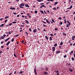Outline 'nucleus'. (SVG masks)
I'll return each instance as SVG.
<instances>
[{
	"label": "nucleus",
	"instance_id": "obj_1",
	"mask_svg": "<svg viewBox=\"0 0 75 75\" xmlns=\"http://www.w3.org/2000/svg\"><path fill=\"white\" fill-rule=\"evenodd\" d=\"M55 50V47H52V51L53 52H54Z\"/></svg>",
	"mask_w": 75,
	"mask_h": 75
},
{
	"label": "nucleus",
	"instance_id": "obj_2",
	"mask_svg": "<svg viewBox=\"0 0 75 75\" xmlns=\"http://www.w3.org/2000/svg\"><path fill=\"white\" fill-rule=\"evenodd\" d=\"M35 68H36V66L35 67ZM35 75H37V71H37V70H36V69H35Z\"/></svg>",
	"mask_w": 75,
	"mask_h": 75
},
{
	"label": "nucleus",
	"instance_id": "obj_3",
	"mask_svg": "<svg viewBox=\"0 0 75 75\" xmlns=\"http://www.w3.org/2000/svg\"><path fill=\"white\" fill-rule=\"evenodd\" d=\"M25 5V4L21 3V4L19 5L20 6H24Z\"/></svg>",
	"mask_w": 75,
	"mask_h": 75
},
{
	"label": "nucleus",
	"instance_id": "obj_4",
	"mask_svg": "<svg viewBox=\"0 0 75 75\" xmlns=\"http://www.w3.org/2000/svg\"><path fill=\"white\" fill-rule=\"evenodd\" d=\"M70 25H71V23H69L67 25V27H69V26H70Z\"/></svg>",
	"mask_w": 75,
	"mask_h": 75
},
{
	"label": "nucleus",
	"instance_id": "obj_5",
	"mask_svg": "<svg viewBox=\"0 0 75 75\" xmlns=\"http://www.w3.org/2000/svg\"><path fill=\"white\" fill-rule=\"evenodd\" d=\"M46 22H47V23H48V24H50V21H48V20H47V19H46Z\"/></svg>",
	"mask_w": 75,
	"mask_h": 75
},
{
	"label": "nucleus",
	"instance_id": "obj_6",
	"mask_svg": "<svg viewBox=\"0 0 75 75\" xmlns=\"http://www.w3.org/2000/svg\"><path fill=\"white\" fill-rule=\"evenodd\" d=\"M25 6L26 7H29V5L27 4H25Z\"/></svg>",
	"mask_w": 75,
	"mask_h": 75
},
{
	"label": "nucleus",
	"instance_id": "obj_7",
	"mask_svg": "<svg viewBox=\"0 0 75 75\" xmlns=\"http://www.w3.org/2000/svg\"><path fill=\"white\" fill-rule=\"evenodd\" d=\"M40 13H42L43 14H44V12L43 11H42L41 10H40Z\"/></svg>",
	"mask_w": 75,
	"mask_h": 75
},
{
	"label": "nucleus",
	"instance_id": "obj_8",
	"mask_svg": "<svg viewBox=\"0 0 75 75\" xmlns=\"http://www.w3.org/2000/svg\"><path fill=\"white\" fill-rule=\"evenodd\" d=\"M25 22L27 24H30V22H29V21H28L27 20H25Z\"/></svg>",
	"mask_w": 75,
	"mask_h": 75
},
{
	"label": "nucleus",
	"instance_id": "obj_9",
	"mask_svg": "<svg viewBox=\"0 0 75 75\" xmlns=\"http://www.w3.org/2000/svg\"><path fill=\"white\" fill-rule=\"evenodd\" d=\"M9 9H10L11 10H15V8L11 7L9 8Z\"/></svg>",
	"mask_w": 75,
	"mask_h": 75
},
{
	"label": "nucleus",
	"instance_id": "obj_10",
	"mask_svg": "<svg viewBox=\"0 0 75 75\" xmlns=\"http://www.w3.org/2000/svg\"><path fill=\"white\" fill-rule=\"evenodd\" d=\"M10 40V38H7L5 40V42H6V41H8V40Z\"/></svg>",
	"mask_w": 75,
	"mask_h": 75
},
{
	"label": "nucleus",
	"instance_id": "obj_11",
	"mask_svg": "<svg viewBox=\"0 0 75 75\" xmlns=\"http://www.w3.org/2000/svg\"><path fill=\"white\" fill-rule=\"evenodd\" d=\"M34 33H36L37 32V29H35L33 30Z\"/></svg>",
	"mask_w": 75,
	"mask_h": 75
},
{
	"label": "nucleus",
	"instance_id": "obj_12",
	"mask_svg": "<svg viewBox=\"0 0 75 75\" xmlns=\"http://www.w3.org/2000/svg\"><path fill=\"white\" fill-rule=\"evenodd\" d=\"M0 39L1 40L4 39V37L2 36H1L0 37Z\"/></svg>",
	"mask_w": 75,
	"mask_h": 75
},
{
	"label": "nucleus",
	"instance_id": "obj_13",
	"mask_svg": "<svg viewBox=\"0 0 75 75\" xmlns=\"http://www.w3.org/2000/svg\"><path fill=\"white\" fill-rule=\"evenodd\" d=\"M10 43V41L8 42L6 44V45H8Z\"/></svg>",
	"mask_w": 75,
	"mask_h": 75
},
{
	"label": "nucleus",
	"instance_id": "obj_14",
	"mask_svg": "<svg viewBox=\"0 0 75 75\" xmlns=\"http://www.w3.org/2000/svg\"><path fill=\"white\" fill-rule=\"evenodd\" d=\"M72 40H75V38L74 37V36H73L72 37Z\"/></svg>",
	"mask_w": 75,
	"mask_h": 75
},
{
	"label": "nucleus",
	"instance_id": "obj_15",
	"mask_svg": "<svg viewBox=\"0 0 75 75\" xmlns=\"http://www.w3.org/2000/svg\"><path fill=\"white\" fill-rule=\"evenodd\" d=\"M58 2H55L54 3V6H55V5H56L58 3Z\"/></svg>",
	"mask_w": 75,
	"mask_h": 75
},
{
	"label": "nucleus",
	"instance_id": "obj_16",
	"mask_svg": "<svg viewBox=\"0 0 75 75\" xmlns=\"http://www.w3.org/2000/svg\"><path fill=\"white\" fill-rule=\"evenodd\" d=\"M39 2H41V1H43V0H37Z\"/></svg>",
	"mask_w": 75,
	"mask_h": 75
},
{
	"label": "nucleus",
	"instance_id": "obj_17",
	"mask_svg": "<svg viewBox=\"0 0 75 75\" xmlns=\"http://www.w3.org/2000/svg\"><path fill=\"white\" fill-rule=\"evenodd\" d=\"M61 51H59L57 52H56V54H59V53H61Z\"/></svg>",
	"mask_w": 75,
	"mask_h": 75
},
{
	"label": "nucleus",
	"instance_id": "obj_18",
	"mask_svg": "<svg viewBox=\"0 0 75 75\" xmlns=\"http://www.w3.org/2000/svg\"><path fill=\"white\" fill-rule=\"evenodd\" d=\"M45 38L47 40H48V37L47 36H45Z\"/></svg>",
	"mask_w": 75,
	"mask_h": 75
},
{
	"label": "nucleus",
	"instance_id": "obj_19",
	"mask_svg": "<svg viewBox=\"0 0 75 75\" xmlns=\"http://www.w3.org/2000/svg\"><path fill=\"white\" fill-rule=\"evenodd\" d=\"M8 17H9V16H6L5 17V19H7V18H8Z\"/></svg>",
	"mask_w": 75,
	"mask_h": 75
},
{
	"label": "nucleus",
	"instance_id": "obj_20",
	"mask_svg": "<svg viewBox=\"0 0 75 75\" xmlns=\"http://www.w3.org/2000/svg\"><path fill=\"white\" fill-rule=\"evenodd\" d=\"M60 45H63V42H60Z\"/></svg>",
	"mask_w": 75,
	"mask_h": 75
},
{
	"label": "nucleus",
	"instance_id": "obj_21",
	"mask_svg": "<svg viewBox=\"0 0 75 75\" xmlns=\"http://www.w3.org/2000/svg\"><path fill=\"white\" fill-rule=\"evenodd\" d=\"M14 38H13L11 39V42H13L14 41Z\"/></svg>",
	"mask_w": 75,
	"mask_h": 75
},
{
	"label": "nucleus",
	"instance_id": "obj_22",
	"mask_svg": "<svg viewBox=\"0 0 75 75\" xmlns=\"http://www.w3.org/2000/svg\"><path fill=\"white\" fill-rule=\"evenodd\" d=\"M43 73L44 74H45L46 75H47L48 74V73H47V72H44Z\"/></svg>",
	"mask_w": 75,
	"mask_h": 75
},
{
	"label": "nucleus",
	"instance_id": "obj_23",
	"mask_svg": "<svg viewBox=\"0 0 75 75\" xmlns=\"http://www.w3.org/2000/svg\"><path fill=\"white\" fill-rule=\"evenodd\" d=\"M23 71H21L19 73V74H23Z\"/></svg>",
	"mask_w": 75,
	"mask_h": 75
},
{
	"label": "nucleus",
	"instance_id": "obj_24",
	"mask_svg": "<svg viewBox=\"0 0 75 75\" xmlns=\"http://www.w3.org/2000/svg\"><path fill=\"white\" fill-rule=\"evenodd\" d=\"M27 14L28 15V17H29L31 18V16L29 14H28V13H27Z\"/></svg>",
	"mask_w": 75,
	"mask_h": 75
},
{
	"label": "nucleus",
	"instance_id": "obj_25",
	"mask_svg": "<svg viewBox=\"0 0 75 75\" xmlns=\"http://www.w3.org/2000/svg\"><path fill=\"white\" fill-rule=\"evenodd\" d=\"M72 5H71L70 8V9H71L72 8Z\"/></svg>",
	"mask_w": 75,
	"mask_h": 75
},
{
	"label": "nucleus",
	"instance_id": "obj_26",
	"mask_svg": "<svg viewBox=\"0 0 75 75\" xmlns=\"http://www.w3.org/2000/svg\"><path fill=\"white\" fill-rule=\"evenodd\" d=\"M19 7H20V8H24V7L22 6H20Z\"/></svg>",
	"mask_w": 75,
	"mask_h": 75
},
{
	"label": "nucleus",
	"instance_id": "obj_27",
	"mask_svg": "<svg viewBox=\"0 0 75 75\" xmlns=\"http://www.w3.org/2000/svg\"><path fill=\"white\" fill-rule=\"evenodd\" d=\"M54 47H57V44L55 43V44L54 45Z\"/></svg>",
	"mask_w": 75,
	"mask_h": 75
},
{
	"label": "nucleus",
	"instance_id": "obj_28",
	"mask_svg": "<svg viewBox=\"0 0 75 75\" xmlns=\"http://www.w3.org/2000/svg\"><path fill=\"white\" fill-rule=\"evenodd\" d=\"M50 41H52V37H50Z\"/></svg>",
	"mask_w": 75,
	"mask_h": 75
},
{
	"label": "nucleus",
	"instance_id": "obj_29",
	"mask_svg": "<svg viewBox=\"0 0 75 75\" xmlns=\"http://www.w3.org/2000/svg\"><path fill=\"white\" fill-rule=\"evenodd\" d=\"M69 71H70L71 72H72L73 71V70L72 69H69Z\"/></svg>",
	"mask_w": 75,
	"mask_h": 75
},
{
	"label": "nucleus",
	"instance_id": "obj_30",
	"mask_svg": "<svg viewBox=\"0 0 75 75\" xmlns=\"http://www.w3.org/2000/svg\"><path fill=\"white\" fill-rule=\"evenodd\" d=\"M18 36H19V34H18L15 35V36L16 37H18Z\"/></svg>",
	"mask_w": 75,
	"mask_h": 75
},
{
	"label": "nucleus",
	"instance_id": "obj_31",
	"mask_svg": "<svg viewBox=\"0 0 75 75\" xmlns=\"http://www.w3.org/2000/svg\"><path fill=\"white\" fill-rule=\"evenodd\" d=\"M52 21L53 22V23H55V21H54V20H53V19H52Z\"/></svg>",
	"mask_w": 75,
	"mask_h": 75
},
{
	"label": "nucleus",
	"instance_id": "obj_32",
	"mask_svg": "<svg viewBox=\"0 0 75 75\" xmlns=\"http://www.w3.org/2000/svg\"><path fill=\"white\" fill-rule=\"evenodd\" d=\"M4 24H5V23L4 24H2L1 25V26L2 27H3V25H4Z\"/></svg>",
	"mask_w": 75,
	"mask_h": 75
},
{
	"label": "nucleus",
	"instance_id": "obj_33",
	"mask_svg": "<svg viewBox=\"0 0 75 75\" xmlns=\"http://www.w3.org/2000/svg\"><path fill=\"white\" fill-rule=\"evenodd\" d=\"M71 0H69V4H70V3H71Z\"/></svg>",
	"mask_w": 75,
	"mask_h": 75
},
{
	"label": "nucleus",
	"instance_id": "obj_34",
	"mask_svg": "<svg viewBox=\"0 0 75 75\" xmlns=\"http://www.w3.org/2000/svg\"><path fill=\"white\" fill-rule=\"evenodd\" d=\"M12 23H14V24H16V23H17V22H12Z\"/></svg>",
	"mask_w": 75,
	"mask_h": 75
},
{
	"label": "nucleus",
	"instance_id": "obj_35",
	"mask_svg": "<svg viewBox=\"0 0 75 75\" xmlns=\"http://www.w3.org/2000/svg\"><path fill=\"white\" fill-rule=\"evenodd\" d=\"M7 21H8V20L7 19L5 21V22H4L5 23H7Z\"/></svg>",
	"mask_w": 75,
	"mask_h": 75
},
{
	"label": "nucleus",
	"instance_id": "obj_36",
	"mask_svg": "<svg viewBox=\"0 0 75 75\" xmlns=\"http://www.w3.org/2000/svg\"><path fill=\"white\" fill-rule=\"evenodd\" d=\"M35 14H37L38 12L37 11H35Z\"/></svg>",
	"mask_w": 75,
	"mask_h": 75
},
{
	"label": "nucleus",
	"instance_id": "obj_37",
	"mask_svg": "<svg viewBox=\"0 0 75 75\" xmlns=\"http://www.w3.org/2000/svg\"><path fill=\"white\" fill-rule=\"evenodd\" d=\"M42 23H44V24H46V23H45V21H42Z\"/></svg>",
	"mask_w": 75,
	"mask_h": 75
},
{
	"label": "nucleus",
	"instance_id": "obj_38",
	"mask_svg": "<svg viewBox=\"0 0 75 75\" xmlns=\"http://www.w3.org/2000/svg\"><path fill=\"white\" fill-rule=\"evenodd\" d=\"M63 35H64L65 36L67 35L65 33H63Z\"/></svg>",
	"mask_w": 75,
	"mask_h": 75
},
{
	"label": "nucleus",
	"instance_id": "obj_39",
	"mask_svg": "<svg viewBox=\"0 0 75 75\" xmlns=\"http://www.w3.org/2000/svg\"><path fill=\"white\" fill-rule=\"evenodd\" d=\"M8 25H10V26H11V25H12V23H10Z\"/></svg>",
	"mask_w": 75,
	"mask_h": 75
},
{
	"label": "nucleus",
	"instance_id": "obj_40",
	"mask_svg": "<svg viewBox=\"0 0 75 75\" xmlns=\"http://www.w3.org/2000/svg\"><path fill=\"white\" fill-rule=\"evenodd\" d=\"M71 59L72 61H74V57H72L71 58Z\"/></svg>",
	"mask_w": 75,
	"mask_h": 75
},
{
	"label": "nucleus",
	"instance_id": "obj_41",
	"mask_svg": "<svg viewBox=\"0 0 75 75\" xmlns=\"http://www.w3.org/2000/svg\"><path fill=\"white\" fill-rule=\"evenodd\" d=\"M44 13L45 14H47V13L45 12V11H44Z\"/></svg>",
	"mask_w": 75,
	"mask_h": 75
},
{
	"label": "nucleus",
	"instance_id": "obj_42",
	"mask_svg": "<svg viewBox=\"0 0 75 75\" xmlns=\"http://www.w3.org/2000/svg\"><path fill=\"white\" fill-rule=\"evenodd\" d=\"M6 35H5V34H4L3 35V37H6Z\"/></svg>",
	"mask_w": 75,
	"mask_h": 75
},
{
	"label": "nucleus",
	"instance_id": "obj_43",
	"mask_svg": "<svg viewBox=\"0 0 75 75\" xmlns=\"http://www.w3.org/2000/svg\"><path fill=\"white\" fill-rule=\"evenodd\" d=\"M60 24L61 25H62V22L61 21L60 22Z\"/></svg>",
	"mask_w": 75,
	"mask_h": 75
},
{
	"label": "nucleus",
	"instance_id": "obj_44",
	"mask_svg": "<svg viewBox=\"0 0 75 75\" xmlns=\"http://www.w3.org/2000/svg\"><path fill=\"white\" fill-rule=\"evenodd\" d=\"M50 35L51 36H54V35L52 34H50Z\"/></svg>",
	"mask_w": 75,
	"mask_h": 75
},
{
	"label": "nucleus",
	"instance_id": "obj_45",
	"mask_svg": "<svg viewBox=\"0 0 75 75\" xmlns=\"http://www.w3.org/2000/svg\"><path fill=\"white\" fill-rule=\"evenodd\" d=\"M69 10H67V11H65V13H67V12H69Z\"/></svg>",
	"mask_w": 75,
	"mask_h": 75
},
{
	"label": "nucleus",
	"instance_id": "obj_46",
	"mask_svg": "<svg viewBox=\"0 0 75 75\" xmlns=\"http://www.w3.org/2000/svg\"><path fill=\"white\" fill-rule=\"evenodd\" d=\"M13 55H14V57H17V55H15V54H14Z\"/></svg>",
	"mask_w": 75,
	"mask_h": 75
},
{
	"label": "nucleus",
	"instance_id": "obj_47",
	"mask_svg": "<svg viewBox=\"0 0 75 75\" xmlns=\"http://www.w3.org/2000/svg\"><path fill=\"white\" fill-rule=\"evenodd\" d=\"M42 7H43V5H41L40 7V8H41Z\"/></svg>",
	"mask_w": 75,
	"mask_h": 75
},
{
	"label": "nucleus",
	"instance_id": "obj_48",
	"mask_svg": "<svg viewBox=\"0 0 75 75\" xmlns=\"http://www.w3.org/2000/svg\"><path fill=\"white\" fill-rule=\"evenodd\" d=\"M58 19H60V20H62V17H59L58 18Z\"/></svg>",
	"mask_w": 75,
	"mask_h": 75
},
{
	"label": "nucleus",
	"instance_id": "obj_49",
	"mask_svg": "<svg viewBox=\"0 0 75 75\" xmlns=\"http://www.w3.org/2000/svg\"><path fill=\"white\" fill-rule=\"evenodd\" d=\"M4 19V18H1L0 19V21H1V20H3Z\"/></svg>",
	"mask_w": 75,
	"mask_h": 75
},
{
	"label": "nucleus",
	"instance_id": "obj_50",
	"mask_svg": "<svg viewBox=\"0 0 75 75\" xmlns=\"http://www.w3.org/2000/svg\"><path fill=\"white\" fill-rule=\"evenodd\" d=\"M38 30H39V31H41V30L39 28H38Z\"/></svg>",
	"mask_w": 75,
	"mask_h": 75
},
{
	"label": "nucleus",
	"instance_id": "obj_51",
	"mask_svg": "<svg viewBox=\"0 0 75 75\" xmlns=\"http://www.w3.org/2000/svg\"><path fill=\"white\" fill-rule=\"evenodd\" d=\"M53 10H57V8H53Z\"/></svg>",
	"mask_w": 75,
	"mask_h": 75
},
{
	"label": "nucleus",
	"instance_id": "obj_52",
	"mask_svg": "<svg viewBox=\"0 0 75 75\" xmlns=\"http://www.w3.org/2000/svg\"><path fill=\"white\" fill-rule=\"evenodd\" d=\"M43 26H44V27H47V25L45 24H43Z\"/></svg>",
	"mask_w": 75,
	"mask_h": 75
},
{
	"label": "nucleus",
	"instance_id": "obj_53",
	"mask_svg": "<svg viewBox=\"0 0 75 75\" xmlns=\"http://www.w3.org/2000/svg\"><path fill=\"white\" fill-rule=\"evenodd\" d=\"M67 23L68 24L69 23H70V22H69V21H67Z\"/></svg>",
	"mask_w": 75,
	"mask_h": 75
},
{
	"label": "nucleus",
	"instance_id": "obj_54",
	"mask_svg": "<svg viewBox=\"0 0 75 75\" xmlns=\"http://www.w3.org/2000/svg\"><path fill=\"white\" fill-rule=\"evenodd\" d=\"M67 23L68 24L69 23H70V22H69V21H67Z\"/></svg>",
	"mask_w": 75,
	"mask_h": 75
},
{
	"label": "nucleus",
	"instance_id": "obj_55",
	"mask_svg": "<svg viewBox=\"0 0 75 75\" xmlns=\"http://www.w3.org/2000/svg\"><path fill=\"white\" fill-rule=\"evenodd\" d=\"M46 71H48V68L47 67H46Z\"/></svg>",
	"mask_w": 75,
	"mask_h": 75
},
{
	"label": "nucleus",
	"instance_id": "obj_56",
	"mask_svg": "<svg viewBox=\"0 0 75 75\" xmlns=\"http://www.w3.org/2000/svg\"><path fill=\"white\" fill-rule=\"evenodd\" d=\"M25 33H26V35H28V33H27V32H25Z\"/></svg>",
	"mask_w": 75,
	"mask_h": 75
},
{
	"label": "nucleus",
	"instance_id": "obj_57",
	"mask_svg": "<svg viewBox=\"0 0 75 75\" xmlns=\"http://www.w3.org/2000/svg\"><path fill=\"white\" fill-rule=\"evenodd\" d=\"M1 48H4V46H1Z\"/></svg>",
	"mask_w": 75,
	"mask_h": 75
},
{
	"label": "nucleus",
	"instance_id": "obj_58",
	"mask_svg": "<svg viewBox=\"0 0 75 75\" xmlns=\"http://www.w3.org/2000/svg\"><path fill=\"white\" fill-rule=\"evenodd\" d=\"M40 4H41V5H43V4H44V3H41Z\"/></svg>",
	"mask_w": 75,
	"mask_h": 75
},
{
	"label": "nucleus",
	"instance_id": "obj_59",
	"mask_svg": "<svg viewBox=\"0 0 75 75\" xmlns=\"http://www.w3.org/2000/svg\"><path fill=\"white\" fill-rule=\"evenodd\" d=\"M54 30H55V31H57V30H58V29L56 28L54 29Z\"/></svg>",
	"mask_w": 75,
	"mask_h": 75
},
{
	"label": "nucleus",
	"instance_id": "obj_60",
	"mask_svg": "<svg viewBox=\"0 0 75 75\" xmlns=\"http://www.w3.org/2000/svg\"><path fill=\"white\" fill-rule=\"evenodd\" d=\"M29 30L30 31H31V28H30L29 29Z\"/></svg>",
	"mask_w": 75,
	"mask_h": 75
},
{
	"label": "nucleus",
	"instance_id": "obj_61",
	"mask_svg": "<svg viewBox=\"0 0 75 75\" xmlns=\"http://www.w3.org/2000/svg\"><path fill=\"white\" fill-rule=\"evenodd\" d=\"M63 18H64V19H65V18H66V16H64L63 17Z\"/></svg>",
	"mask_w": 75,
	"mask_h": 75
},
{
	"label": "nucleus",
	"instance_id": "obj_62",
	"mask_svg": "<svg viewBox=\"0 0 75 75\" xmlns=\"http://www.w3.org/2000/svg\"><path fill=\"white\" fill-rule=\"evenodd\" d=\"M64 58H66V57H67V55H65V56H64Z\"/></svg>",
	"mask_w": 75,
	"mask_h": 75
},
{
	"label": "nucleus",
	"instance_id": "obj_63",
	"mask_svg": "<svg viewBox=\"0 0 75 75\" xmlns=\"http://www.w3.org/2000/svg\"><path fill=\"white\" fill-rule=\"evenodd\" d=\"M43 5V7H45V8H46V6H45L44 5Z\"/></svg>",
	"mask_w": 75,
	"mask_h": 75
},
{
	"label": "nucleus",
	"instance_id": "obj_64",
	"mask_svg": "<svg viewBox=\"0 0 75 75\" xmlns=\"http://www.w3.org/2000/svg\"><path fill=\"white\" fill-rule=\"evenodd\" d=\"M8 34H11V33L10 32H8Z\"/></svg>",
	"mask_w": 75,
	"mask_h": 75
}]
</instances>
